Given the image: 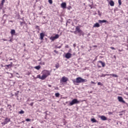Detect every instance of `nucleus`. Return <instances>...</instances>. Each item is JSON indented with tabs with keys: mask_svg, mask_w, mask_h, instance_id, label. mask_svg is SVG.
<instances>
[{
	"mask_svg": "<svg viewBox=\"0 0 128 128\" xmlns=\"http://www.w3.org/2000/svg\"><path fill=\"white\" fill-rule=\"evenodd\" d=\"M118 100L120 102H122V104H125L126 106H128V104L126 102V101L124 100V98L122 96H118Z\"/></svg>",
	"mask_w": 128,
	"mask_h": 128,
	"instance_id": "nucleus-5",
	"label": "nucleus"
},
{
	"mask_svg": "<svg viewBox=\"0 0 128 128\" xmlns=\"http://www.w3.org/2000/svg\"><path fill=\"white\" fill-rule=\"evenodd\" d=\"M110 76V74H102L101 76H100V78H104L106 76Z\"/></svg>",
	"mask_w": 128,
	"mask_h": 128,
	"instance_id": "nucleus-21",
	"label": "nucleus"
},
{
	"mask_svg": "<svg viewBox=\"0 0 128 128\" xmlns=\"http://www.w3.org/2000/svg\"><path fill=\"white\" fill-rule=\"evenodd\" d=\"M26 122H30V119H28V118H26Z\"/></svg>",
	"mask_w": 128,
	"mask_h": 128,
	"instance_id": "nucleus-33",
	"label": "nucleus"
},
{
	"mask_svg": "<svg viewBox=\"0 0 128 128\" xmlns=\"http://www.w3.org/2000/svg\"><path fill=\"white\" fill-rule=\"evenodd\" d=\"M99 24H104V22H106V20H98Z\"/></svg>",
	"mask_w": 128,
	"mask_h": 128,
	"instance_id": "nucleus-19",
	"label": "nucleus"
},
{
	"mask_svg": "<svg viewBox=\"0 0 128 128\" xmlns=\"http://www.w3.org/2000/svg\"><path fill=\"white\" fill-rule=\"evenodd\" d=\"M61 6L62 8H66V2H62L61 4Z\"/></svg>",
	"mask_w": 128,
	"mask_h": 128,
	"instance_id": "nucleus-12",
	"label": "nucleus"
},
{
	"mask_svg": "<svg viewBox=\"0 0 128 128\" xmlns=\"http://www.w3.org/2000/svg\"><path fill=\"white\" fill-rule=\"evenodd\" d=\"M10 34L12 36H14L15 34H16V30H12L11 32H10Z\"/></svg>",
	"mask_w": 128,
	"mask_h": 128,
	"instance_id": "nucleus-15",
	"label": "nucleus"
},
{
	"mask_svg": "<svg viewBox=\"0 0 128 128\" xmlns=\"http://www.w3.org/2000/svg\"><path fill=\"white\" fill-rule=\"evenodd\" d=\"M19 114H24V111L22 110H20V112H19Z\"/></svg>",
	"mask_w": 128,
	"mask_h": 128,
	"instance_id": "nucleus-25",
	"label": "nucleus"
},
{
	"mask_svg": "<svg viewBox=\"0 0 128 128\" xmlns=\"http://www.w3.org/2000/svg\"><path fill=\"white\" fill-rule=\"evenodd\" d=\"M100 26L98 23H96L93 26V28H100Z\"/></svg>",
	"mask_w": 128,
	"mask_h": 128,
	"instance_id": "nucleus-16",
	"label": "nucleus"
},
{
	"mask_svg": "<svg viewBox=\"0 0 128 128\" xmlns=\"http://www.w3.org/2000/svg\"><path fill=\"white\" fill-rule=\"evenodd\" d=\"M43 64H44V63H43Z\"/></svg>",
	"mask_w": 128,
	"mask_h": 128,
	"instance_id": "nucleus-60",
	"label": "nucleus"
},
{
	"mask_svg": "<svg viewBox=\"0 0 128 128\" xmlns=\"http://www.w3.org/2000/svg\"><path fill=\"white\" fill-rule=\"evenodd\" d=\"M65 48H68V45H66V46H65Z\"/></svg>",
	"mask_w": 128,
	"mask_h": 128,
	"instance_id": "nucleus-41",
	"label": "nucleus"
},
{
	"mask_svg": "<svg viewBox=\"0 0 128 128\" xmlns=\"http://www.w3.org/2000/svg\"><path fill=\"white\" fill-rule=\"evenodd\" d=\"M10 122V118H5L4 121L2 122V126H5V124H8V122Z\"/></svg>",
	"mask_w": 128,
	"mask_h": 128,
	"instance_id": "nucleus-6",
	"label": "nucleus"
},
{
	"mask_svg": "<svg viewBox=\"0 0 128 128\" xmlns=\"http://www.w3.org/2000/svg\"><path fill=\"white\" fill-rule=\"evenodd\" d=\"M8 106H10V108H12V106L10 105H8Z\"/></svg>",
	"mask_w": 128,
	"mask_h": 128,
	"instance_id": "nucleus-50",
	"label": "nucleus"
},
{
	"mask_svg": "<svg viewBox=\"0 0 128 128\" xmlns=\"http://www.w3.org/2000/svg\"><path fill=\"white\" fill-rule=\"evenodd\" d=\"M46 76L42 74V76H40V74H38L36 78H40V80H46Z\"/></svg>",
	"mask_w": 128,
	"mask_h": 128,
	"instance_id": "nucleus-7",
	"label": "nucleus"
},
{
	"mask_svg": "<svg viewBox=\"0 0 128 128\" xmlns=\"http://www.w3.org/2000/svg\"><path fill=\"white\" fill-rule=\"evenodd\" d=\"M9 60H12V59L10 58V59Z\"/></svg>",
	"mask_w": 128,
	"mask_h": 128,
	"instance_id": "nucleus-51",
	"label": "nucleus"
},
{
	"mask_svg": "<svg viewBox=\"0 0 128 128\" xmlns=\"http://www.w3.org/2000/svg\"><path fill=\"white\" fill-rule=\"evenodd\" d=\"M88 36H90V34H88Z\"/></svg>",
	"mask_w": 128,
	"mask_h": 128,
	"instance_id": "nucleus-55",
	"label": "nucleus"
},
{
	"mask_svg": "<svg viewBox=\"0 0 128 128\" xmlns=\"http://www.w3.org/2000/svg\"><path fill=\"white\" fill-rule=\"evenodd\" d=\"M48 2L52 4V0H48Z\"/></svg>",
	"mask_w": 128,
	"mask_h": 128,
	"instance_id": "nucleus-31",
	"label": "nucleus"
},
{
	"mask_svg": "<svg viewBox=\"0 0 128 128\" xmlns=\"http://www.w3.org/2000/svg\"><path fill=\"white\" fill-rule=\"evenodd\" d=\"M14 74H17L16 76L17 78H20V74L18 72H14Z\"/></svg>",
	"mask_w": 128,
	"mask_h": 128,
	"instance_id": "nucleus-30",
	"label": "nucleus"
},
{
	"mask_svg": "<svg viewBox=\"0 0 128 128\" xmlns=\"http://www.w3.org/2000/svg\"><path fill=\"white\" fill-rule=\"evenodd\" d=\"M100 118L102 120H108V118H106V117L104 116H100Z\"/></svg>",
	"mask_w": 128,
	"mask_h": 128,
	"instance_id": "nucleus-11",
	"label": "nucleus"
},
{
	"mask_svg": "<svg viewBox=\"0 0 128 128\" xmlns=\"http://www.w3.org/2000/svg\"><path fill=\"white\" fill-rule=\"evenodd\" d=\"M60 38V35L58 34H56L54 36H52L50 38V40H51L54 41V40H56L58 38Z\"/></svg>",
	"mask_w": 128,
	"mask_h": 128,
	"instance_id": "nucleus-8",
	"label": "nucleus"
},
{
	"mask_svg": "<svg viewBox=\"0 0 128 128\" xmlns=\"http://www.w3.org/2000/svg\"><path fill=\"white\" fill-rule=\"evenodd\" d=\"M91 84H96V83L92 81L91 82Z\"/></svg>",
	"mask_w": 128,
	"mask_h": 128,
	"instance_id": "nucleus-46",
	"label": "nucleus"
},
{
	"mask_svg": "<svg viewBox=\"0 0 128 128\" xmlns=\"http://www.w3.org/2000/svg\"><path fill=\"white\" fill-rule=\"evenodd\" d=\"M8 42H12V38H11L8 40Z\"/></svg>",
	"mask_w": 128,
	"mask_h": 128,
	"instance_id": "nucleus-40",
	"label": "nucleus"
},
{
	"mask_svg": "<svg viewBox=\"0 0 128 128\" xmlns=\"http://www.w3.org/2000/svg\"><path fill=\"white\" fill-rule=\"evenodd\" d=\"M10 66H12V62H10V64H9Z\"/></svg>",
	"mask_w": 128,
	"mask_h": 128,
	"instance_id": "nucleus-44",
	"label": "nucleus"
},
{
	"mask_svg": "<svg viewBox=\"0 0 128 128\" xmlns=\"http://www.w3.org/2000/svg\"><path fill=\"white\" fill-rule=\"evenodd\" d=\"M48 86L49 88H52V85H50V84H48Z\"/></svg>",
	"mask_w": 128,
	"mask_h": 128,
	"instance_id": "nucleus-48",
	"label": "nucleus"
},
{
	"mask_svg": "<svg viewBox=\"0 0 128 128\" xmlns=\"http://www.w3.org/2000/svg\"><path fill=\"white\" fill-rule=\"evenodd\" d=\"M54 52L56 54H58V52L56 50H54Z\"/></svg>",
	"mask_w": 128,
	"mask_h": 128,
	"instance_id": "nucleus-37",
	"label": "nucleus"
},
{
	"mask_svg": "<svg viewBox=\"0 0 128 128\" xmlns=\"http://www.w3.org/2000/svg\"><path fill=\"white\" fill-rule=\"evenodd\" d=\"M91 122H96L97 121L94 119V118H93L91 119Z\"/></svg>",
	"mask_w": 128,
	"mask_h": 128,
	"instance_id": "nucleus-23",
	"label": "nucleus"
},
{
	"mask_svg": "<svg viewBox=\"0 0 128 128\" xmlns=\"http://www.w3.org/2000/svg\"><path fill=\"white\" fill-rule=\"evenodd\" d=\"M24 46H26V44H24Z\"/></svg>",
	"mask_w": 128,
	"mask_h": 128,
	"instance_id": "nucleus-52",
	"label": "nucleus"
},
{
	"mask_svg": "<svg viewBox=\"0 0 128 128\" xmlns=\"http://www.w3.org/2000/svg\"><path fill=\"white\" fill-rule=\"evenodd\" d=\"M56 68H60V64L58 63H57L55 66Z\"/></svg>",
	"mask_w": 128,
	"mask_h": 128,
	"instance_id": "nucleus-24",
	"label": "nucleus"
},
{
	"mask_svg": "<svg viewBox=\"0 0 128 128\" xmlns=\"http://www.w3.org/2000/svg\"><path fill=\"white\" fill-rule=\"evenodd\" d=\"M98 62H100V64H101L102 68H104V66H106V63H104V62H102V61L100 60L98 61Z\"/></svg>",
	"mask_w": 128,
	"mask_h": 128,
	"instance_id": "nucleus-14",
	"label": "nucleus"
},
{
	"mask_svg": "<svg viewBox=\"0 0 128 128\" xmlns=\"http://www.w3.org/2000/svg\"><path fill=\"white\" fill-rule=\"evenodd\" d=\"M113 114L112 112H108V114H109V116H110V114Z\"/></svg>",
	"mask_w": 128,
	"mask_h": 128,
	"instance_id": "nucleus-32",
	"label": "nucleus"
},
{
	"mask_svg": "<svg viewBox=\"0 0 128 128\" xmlns=\"http://www.w3.org/2000/svg\"><path fill=\"white\" fill-rule=\"evenodd\" d=\"M40 66H36L34 67V68H35L36 70H40Z\"/></svg>",
	"mask_w": 128,
	"mask_h": 128,
	"instance_id": "nucleus-17",
	"label": "nucleus"
},
{
	"mask_svg": "<svg viewBox=\"0 0 128 128\" xmlns=\"http://www.w3.org/2000/svg\"><path fill=\"white\" fill-rule=\"evenodd\" d=\"M118 2L119 4V6L122 5V0H118Z\"/></svg>",
	"mask_w": 128,
	"mask_h": 128,
	"instance_id": "nucleus-29",
	"label": "nucleus"
},
{
	"mask_svg": "<svg viewBox=\"0 0 128 128\" xmlns=\"http://www.w3.org/2000/svg\"><path fill=\"white\" fill-rule=\"evenodd\" d=\"M110 76H112L113 78H118V76L116 74H109Z\"/></svg>",
	"mask_w": 128,
	"mask_h": 128,
	"instance_id": "nucleus-20",
	"label": "nucleus"
},
{
	"mask_svg": "<svg viewBox=\"0 0 128 128\" xmlns=\"http://www.w3.org/2000/svg\"><path fill=\"white\" fill-rule=\"evenodd\" d=\"M98 86H100V84H102V83L100 82H98Z\"/></svg>",
	"mask_w": 128,
	"mask_h": 128,
	"instance_id": "nucleus-45",
	"label": "nucleus"
},
{
	"mask_svg": "<svg viewBox=\"0 0 128 128\" xmlns=\"http://www.w3.org/2000/svg\"><path fill=\"white\" fill-rule=\"evenodd\" d=\"M20 26H22V24H26V22H24H24H20Z\"/></svg>",
	"mask_w": 128,
	"mask_h": 128,
	"instance_id": "nucleus-28",
	"label": "nucleus"
},
{
	"mask_svg": "<svg viewBox=\"0 0 128 128\" xmlns=\"http://www.w3.org/2000/svg\"><path fill=\"white\" fill-rule=\"evenodd\" d=\"M98 68H101V66H98Z\"/></svg>",
	"mask_w": 128,
	"mask_h": 128,
	"instance_id": "nucleus-56",
	"label": "nucleus"
},
{
	"mask_svg": "<svg viewBox=\"0 0 128 128\" xmlns=\"http://www.w3.org/2000/svg\"><path fill=\"white\" fill-rule=\"evenodd\" d=\"M31 100L34 101V100H30V99L28 98V99L27 100V102H31Z\"/></svg>",
	"mask_w": 128,
	"mask_h": 128,
	"instance_id": "nucleus-38",
	"label": "nucleus"
},
{
	"mask_svg": "<svg viewBox=\"0 0 128 128\" xmlns=\"http://www.w3.org/2000/svg\"><path fill=\"white\" fill-rule=\"evenodd\" d=\"M72 82L74 84H82L84 82H88V80L86 79H84L80 77H78L76 78V80H72Z\"/></svg>",
	"mask_w": 128,
	"mask_h": 128,
	"instance_id": "nucleus-1",
	"label": "nucleus"
},
{
	"mask_svg": "<svg viewBox=\"0 0 128 128\" xmlns=\"http://www.w3.org/2000/svg\"><path fill=\"white\" fill-rule=\"evenodd\" d=\"M110 48H111V50H116V48H114V47H110Z\"/></svg>",
	"mask_w": 128,
	"mask_h": 128,
	"instance_id": "nucleus-42",
	"label": "nucleus"
},
{
	"mask_svg": "<svg viewBox=\"0 0 128 128\" xmlns=\"http://www.w3.org/2000/svg\"><path fill=\"white\" fill-rule=\"evenodd\" d=\"M110 4L111 6H114V2L112 0H110Z\"/></svg>",
	"mask_w": 128,
	"mask_h": 128,
	"instance_id": "nucleus-18",
	"label": "nucleus"
},
{
	"mask_svg": "<svg viewBox=\"0 0 128 128\" xmlns=\"http://www.w3.org/2000/svg\"><path fill=\"white\" fill-rule=\"evenodd\" d=\"M1 66H2V65H1Z\"/></svg>",
	"mask_w": 128,
	"mask_h": 128,
	"instance_id": "nucleus-59",
	"label": "nucleus"
},
{
	"mask_svg": "<svg viewBox=\"0 0 128 128\" xmlns=\"http://www.w3.org/2000/svg\"><path fill=\"white\" fill-rule=\"evenodd\" d=\"M62 48V46H59L58 47H56V48Z\"/></svg>",
	"mask_w": 128,
	"mask_h": 128,
	"instance_id": "nucleus-43",
	"label": "nucleus"
},
{
	"mask_svg": "<svg viewBox=\"0 0 128 128\" xmlns=\"http://www.w3.org/2000/svg\"><path fill=\"white\" fill-rule=\"evenodd\" d=\"M80 104V101L76 98H74L70 102L69 106H74V104Z\"/></svg>",
	"mask_w": 128,
	"mask_h": 128,
	"instance_id": "nucleus-3",
	"label": "nucleus"
},
{
	"mask_svg": "<svg viewBox=\"0 0 128 128\" xmlns=\"http://www.w3.org/2000/svg\"><path fill=\"white\" fill-rule=\"evenodd\" d=\"M70 8H72V6H69L68 8V10H70Z\"/></svg>",
	"mask_w": 128,
	"mask_h": 128,
	"instance_id": "nucleus-39",
	"label": "nucleus"
},
{
	"mask_svg": "<svg viewBox=\"0 0 128 128\" xmlns=\"http://www.w3.org/2000/svg\"><path fill=\"white\" fill-rule=\"evenodd\" d=\"M61 80L62 82H66L68 80V78L66 77L63 76Z\"/></svg>",
	"mask_w": 128,
	"mask_h": 128,
	"instance_id": "nucleus-10",
	"label": "nucleus"
},
{
	"mask_svg": "<svg viewBox=\"0 0 128 128\" xmlns=\"http://www.w3.org/2000/svg\"><path fill=\"white\" fill-rule=\"evenodd\" d=\"M72 54L70 53V52H68L67 54H66V56H65V58H72Z\"/></svg>",
	"mask_w": 128,
	"mask_h": 128,
	"instance_id": "nucleus-9",
	"label": "nucleus"
},
{
	"mask_svg": "<svg viewBox=\"0 0 128 128\" xmlns=\"http://www.w3.org/2000/svg\"><path fill=\"white\" fill-rule=\"evenodd\" d=\"M4 66H6V68H12V66L9 64L8 65H5Z\"/></svg>",
	"mask_w": 128,
	"mask_h": 128,
	"instance_id": "nucleus-22",
	"label": "nucleus"
},
{
	"mask_svg": "<svg viewBox=\"0 0 128 128\" xmlns=\"http://www.w3.org/2000/svg\"><path fill=\"white\" fill-rule=\"evenodd\" d=\"M119 116H122V114H120Z\"/></svg>",
	"mask_w": 128,
	"mask_h": 128,
	"instance_id": "nucleus-53",
	"label": "nucleus"
},
{
	"mask_svg": "<svg viewBox=\"0 0 128 128\" xmlns=\"http://www.w3.org/2000/svg\"><path fill=\"white\" fill-rule=\"evenodd\" d=\"M5 2H6V0H2L1 3H2V4H4Z\"/></svg>",
	"mask_w": 128,
	"mask_h": 128,
	"instance_id": "nucleus-34",
	"label": "nucleus"
},
{
	"mask_svg": "<svg viewBox=\"0 0 128 128\" xmlns=\"http://www.w3.org/2000/svg\"><path fill=\"white\" fill-rule=\"evenodd\" d=\"M44 33L42 32L40 34V39L42 40H44Z\"/></svg>",
	"mask_w": 128,
	"mask_h": 128,
	"instance_id": "nucleus-13",
	"label": "nucleus"
},
{
	"mask_svg": "<svg viewBox=\"0 0 128 128\" xmlns=\"http://www.w3.org/2000/svg\"><path fill=\"white\" fill-rule=\"evenodd\" d=\"M42 74H44V76H46L48 78V76L50 75V72L48 70H44L42 72Z\"/></svg>",
	"mask_w": 128,
	"mask_h": 128,
	"instance_id": "nucleus-4",
	"label": "nucleus"
},
{
	"mask_svg": "<svg viewBox=\"0 0 128 128\" xmlns=\"http://www.w3.org/2000/svg\"><path fill=\"white\" fill-rule=\"evenodd\" d=\"M78 32L80 34V36L82 35L84 36V32L80 30L78 26H76V30L74 32V34H76Z\"/></svg>",
	"mask_w": 128,
	"mask_h": 128,
	"instance_id": "nucleus-2",
	"label": "nucleus"
},
{
	"mask_svg": "<svg viewBox=\"0 0 128 128\" xmlns=\"http://www.w3.org/2000/svg\"><path fill=\"white\" fill-rule=\"evenodd\" d=\"M3 6H4V3H1L0 4V9L2 8Z\"/></svg>",
	"mask_w": 128,
	"mask_h": 128,
	"instance_id": "nucleus-27",
	"label": "nucleus"
},
{
	"mask_svg": "<svg viewBox=\"0 0 128 128\" xmlns=\"http://www.w3.org/2000/svg\"><path fill=\"white\" fill-rule=\"evenodd\" d=\"M55 96H56V98H58V96H60V93H56Z\"/></svg>",
	"mask_w": 128,
	"mask_h": 128,
	"instance_id": "nucleus-26",
	"label": "nucleus"
},
{
	"mask_svg": "<svg viewBox=\"0 0 128 128\" xmlns=\"http://www.w3.org/2000/svg\"><path fill=\"white\" fill-rule=\"evenodd\" d=\"M2 40H4V42H6V40H6V39H2Z\"/></svg>",
	"mask_w": 128,
	"mask_h": 128,
	"instance_id": "nucleus-49",
	"label": "nucleus"
},
{
	"mask_svg": "<svg viewBox=\"0 0 128 128\" xmlns=\"http://www.w3.org/2000/svg\"><path fill=\"white\" fill-rule=\"evenodd\" d=\"M29 105L30 106H34V102H32V103L30 104Z\"/></svg>",
	"mask_w": 128,
	"mask_h": 128,
	"instance_id": "nucleus-35",
	"label": "nucleus"
},
{
	"mask_svg": "<svg viewBox=\"0 0 128 128\" xmlns=\"http://www.w3.org/2000/svg\"><path fill=\"white\" fill-rule=\"evenodd\" d=\"M73 46H74V48H76V44H73Z\"/></svg>",
	"mask_w": 128,
	"mask_h": 128,
	"instance_id": "nucleus-36",
	"label": "nucleus"
},
{
	"mask_svg": "<svg viewBox=\"0 0 128 128\" xmlns=\"http://www.w3.org/2000/svg\"><path fill=\"white\" fill-rule=\"evenodd\" d=\"M93 46V48H98V46H96V45L93 46Z\"/></svg>",
	"mask_w": 128,
	"mask_h": 128,
	"instance_id": "nucleus-47",
	"label": "nucleus"
},
{
	"mask_svg": "<svg viewBox=\"0 0 128 128\" xmlns=\"http://www.w3.org/2000/svg\"><path fill=\"white\" fill-rule=\"evenodd\" d=\"M16 60H14V62H16Z\"/></svg>",
	"mask_w": 128,
	"mask_h": 128,
	"instance_id": "nucleus-54",
	"label": "nucleus"
},
{
	"mask_svg": "<svg viewBox=\"0 0 128 128\" xmlns=\"http://www.w3.org/2000/svg\"><path fill=\"white\" fill-rule=\"evenodd\" d=\"M70 50H72V49H70V50H69V52H70Z\"/></svg>",
	"mask_w": 128,
	"mask_h": 128,
	"instance_id": "nucleus-58",
	"label": "nucleus"
},
{
	"mask_svg": "<svg viewBox=\"0 0 128 128\" xmlns=\"http://www.w3.org/2000/svg\"><path fill=\"white\" fill-rule=\"evenodd\" d=\"M70 50H72V49H70V50H69V52H70Z\"/></svg>",
	"mask_w": 128,
	"mask_h": 128,
	"instance_id": "nucleus-57",
	"label": "nucleus"
}]
</instances>
